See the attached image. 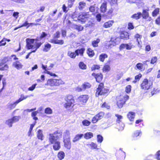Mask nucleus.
I'll return each mask as SVG.
<instances>
[{"label":"nucleus","instance_id":"obj_2","mask_svg":"<svg viewBox=\"0 0 160 160\" xmlns=\"http://www.w3.org/2000/svg\"><path fill=\"white\" fill-rule=\"evenodd\" d=\"M26 47L28 49H32L30 52H29L26 56V59L29 58L30 54L32 52H35L42 45L43 42H39L38 38H29L26 39Z\"/></svg>","mask_w":160,"mask_h":160},{"label":"nucleus","instance_id":"obj_4","mask_svg":"<svg viewBox=\"0 0 160 160\" xmlns=\"http://www.w3.org/2000/svg\"><path fill=\"white\" fill-rule=\"evenodd\" d=\"M129 96L127 94L120 95L116 98V105L119 108H122L129 99Z\"/></svg>","mask_w":160,"mask_h":160},{"label":"nucleus","instance_id":"obj_19","mask_svg":"<svg viewBox=\"0 0 160 160\" xmlns=\"http://www.w3.org/2000/svg\"><path fill=\"white\" fill-rule=\"evenodd\" d=\"M111 61L108 60L106 63H105L102 68V71L103 72H109L111 70L110 63Z\"/></svg>","mask_w":160,"mask_h":160},{"label":"nucleus","instance_id":"obj_43","mask_svg":"<svg viewBox=\"0 0 160 160\" xmlns=\"http://www.w3.org/2000/svg\"><path fill=\"white\" fill-rule=\"evenodd\" d=\"M105 115V113L102 111H100L96 115V117H97L99 120H100L103 118Z\"/></svg>","mask_w":160,"mask_h":160},{"label":"nucleus","instance_id":"obj_54","mask_svg":"<svg viewBox=\"0 0 160 160\" xmlns=\"http://www.w3.org/2000/svg\"><path fill=\"white\" fill-rule=\"evenodd\" d=\"M157 60L158 58L157 57H153L151 59L150 63L152 64H154L157 62Z\"/></svg>","mask_w":160,"mask_h":160},{"label":"nucleus","instance_id":"obj_27","mask_svg":"<svg viewBox=\"0 0 160 160\" xmlns=\"http://www.w3.org/2000/svg\"><path fill=\"white\" fill-rule=\"evenodd\" d=\"M84 138L86 140L90 139L93 137V134L91 132H88L83 135Z\"/></svg>","mask_w":160,"mask_h":160},{"label":"nucleus","instance_id":"obj_1","mask_svg":"<svg viewBox=\"0 0 160 160\" xmlns=\"http://www.w3.org/2000/svg\"><path fill=\"white\" fill-rule=\"evenodd\" d=\"M62 132L60 130H57L53 133L49 134L48 141L50 144H53V149L58 151L61 148L60 142L57 140L62 137Z\"/></svg>","mask_w":160,"mask_h":160},{"label":"nucleus","instance_id":"obj_23","mask_svg":"<svg viewBox=\"0 0 160 160\" xmlns=\"http://www.w3.org/2000/svg\"><path fill=\"white\" fill-rule=\"evenodd\" d=\"M42 69L44 70V73H46L47 74H48L51 76H54L55 77L57 76V75L53 73L48 70V69H47V67L46 65H45L42 64Z\"/></svg>","mask_w":160,"mask_h":160},{"label":"nucleus","instance_id":"obj_41","mask_svg":"<svg viewBox=\"0 0 160 160\" xmlns=\"http://www.w3.org/2000/svg\"><path fill=\"white\" fill-rule=\"evenodd\" d=\"M82 86L83 90H85L86 89L90 88L91 85L88 82H85L82 84Z\"/></svg>","mask_w":160,"mask_h":160},{"label":"nucleus","instance_id":"obj_39","mask_svg":"<svg viewBox=\"0 0 160 160\" xmlns=\"http://www.w3.org/2000/svg\"><path fill=\"white\" fill-rule=\"evenodd\" d=\"M142 77V74L140 73H139L135 76L134 80L132 81V82L134 83H136L139 81Z\"/></svg>","mask_w":160,"mask_h":160},{"label":"nucleus","instance_id":"obj_17","mask_svg":"<svg viewBox=\"0 0 160 160\" xmlns=\"http://www.w3.org/2000/svg\"><path fill=\"white\" fill-rule=\"evenodd\" d=\"M113 8H110L106 13H104L103 16L107 19H111L113 16Z\"/></svg>","mask_w":160,"mask_h":160},{"label":"nucleus","instance_id":"obj_22","mask_svg":"<svg viewBox=\"0 0 160 160\" xmlns=\"http://www.w3.org/2000/svg\"><path fill=\"white\" fill-rule=\"evenodd\" d=\"M12 66L13 67L16 68L18 69H19L22 68L23 65L20 62L19 60H16L13 62Z\"/></svg>","mask_w":160,"mask_h":160},{"label":"nucleus","instance_id":"obj_30","mask_svg":"<svg viewBox=\"0 0 160 160\" xmlns=\"http://www.w3.org/2000/svg\"><path fill=\"white\" fill-rule=\"evenodd\" d=\"M8 66L7 64H5L3 62L0 63V70H7L8 69Z\"/></svg>","mask_w":160,"mask_h":160},{"label":"nucleus","instance_id":"obj_3","mask_svg":"<svg viewBox=\"0 0 160 160\" xmlns=\"http://www.w3.org/2000/svg\"><path fill=\"white\" fill-rule=\"evenodd\" d=\"M109 89L105 88L104 82L100 83L96 89L95 96L98 97L99 96L107 95L109 93Z\"/></svg>","mask_w":160,"mask_h":160},{"label":"nucleus","instance_id":"obj_62","mask_svg":"<svg viewBox=\"0 0 160 160\" xmlns=\"http://www.w3.org/2000/svg\"><path fill=\"white\" fill-rule=\"evenodd\" d=\"M141 133V132L140 131L137 130L135 131L133 134V136L134 137H136L138 136Z\"/></svg>","mask_w":160,"mask_h":160},{"label":"nucleus","instance_id":"obj_59","mask_svg":"<svg viewBox=\"0 0 160 160\" xmlns=\"http://www.w3.org/2000/svg\"><path fill=\"white\" fill-rule=\"evenodd\" d=\"M83 27L81 25H76V29L78 31H82L83 29Z\"/></svg>","mask_w":160,"mask_h":160},{"label":"nucleus","instance_id":"obj_25","mask_svg":"<svg viewBox=\"0 0 160 160\" xmlns=\"http://www.w3.org/2000/svg\"><path fill=\"white\" fill-rule=\"evenodd\" d=\"M86 53L90 58H92L95 55V53L93 50L90 48H87Z\"/></svg>","mask_w":160,"mask_h":160},{"label":"nucleus","instance_id":"obj_46","mask_svg":"<svg viewBox=\"0 0 160 160\" xmlns=\"http://www.w3.org/2000/svg\"><path fill=\"white\" fill-rule=\"evenodd\" d=\"M117 128L119 130H122L123 129L124 127V123L121 122L120 123H117Z\"/></svg>","mask_w":160,"mask_h":160},{"label":"nucleus","instance_id":"obj_20","mask_svg":"<svg viewBox=\"0 0 160 160\" xmlns=\"http://www.w3.org/2000/svg\"><path fill=\"white\" fill-rule=\"evenodd\" d=\"M85 51V48L84 47H82L75 50L77 56H80L81 57L84 56Z\"/></svg>","mask_w":160,"mask_h":160},{"label":"nucleus","instance_id":"obj_7","mask_svg":"<svg viewBox=\"0 0 160 160\" xmlns=\"http://www.w3.org/2000/svg\"><path fill=\"white\" fill-rule=\"evenodd\" d=\"M70 133L69 131H66L63 137V142L64 147L68 149L69 150L71 148V143Z\"/></svg>","mask_w":160,"mask_h":160},{"label":"nucleus","instance_id":"obj_50","mask_svg":"<svg viewBox=\"0 0 160 160\" xmlns=\"http://www.w3.org/2000/svg\"><path fill=\"white\" fill-rule=\"evenodd\" d=\"M82 123L84 126H88L91 124V122L87 119L83 120L82 122Z\"/></svg>","mask_w":160,"mask_h":160},{"label":"nucleus","instance_id":"obj_9","mask_svg":"<svg viewBox=\"0 0 160 160\" xmlns=\"http://www.w3.org/2000/svg\"><path fill=\"white\" fill-rule=\"evenodd\" d=\"M60 37V32L57 31L53 35V38L50 40V42L55 44L62 45L64 44V41L63 40H56L55 39L58 38Z\"/></svg>","mask_w":160,"mask_h":160},{"label":"nucleus","instance_id":"obj_49","mask_svg":"<svg viewBox=\"0 0 160 160\" xmlns=\"http://www.w3.org/2000/svg\"><path fill=\"white\" fill-rule=\"evenodd\" d=\"M44 112L46 114H50L52 113V111L50 108L48 107L45 109Z\"/></svg>","mask_w":160,"mask_h":160},{"label":"nucleus","instance_id":"obj_42","mask_svg":"<svg viewBox=\"0 0 160 160\" xmlns=\"http://www.w3.org/2000/svg\"><path fill=\"white\" fill-rule=\"evenodd\" d=\"M78 65L79 68L82 70H85L87 68L86 65L82 61H81L79 63Z\"/></svg>","mask_w":160,"mask_h":160},{"label":"nucleus","instance_id":"obj_56","mask_svg":"<svg viewBox=\"0 0 160 160\" xmlns=\"http://www.w3.org/2000/svg\"><path fill=\"white\" fill-rule=\"evenodd\" d=\"M75 0H68V8H71L72 7Z\"/></svg>","mask_w":160,"mask_h":160},{"label":"nucleus","instance_id":"obj_57","mask_svg":"<svg viewBox=\"0 0 160 160\" xmlns=\"http://www.w3.org/2000/svg\"><path fill=\"white\" fill-rule=\"evenodd\" d=\"M97 142L99 143H101L103 140L102 137L100 135H98L97 136Z\"/></svg>","mask_w":160,"mask_h":160},{"label":"nucleus","instance_id":"obj_45","mask_svg":"<svg viewBox=\"0 0 160 160\" xmlns=\"http://www.w3.org/2000/svg\"><path fill=\"white\" fill-rule=\"evenodd\" d=\"M100 42L99 38H97L96 40H94L92 42V45L93 47H97L98 46V43Z\"/></svg>","mask_w":160,"mask_h":160},{"label":"nucleus","instance_id":"obj_26","mask_svg":"<svg viewBox=\"0 0 160 160\" xmlns=\"http://www.w3.org/2000/svg\"><path fill=\"white\" fill-rule=\"evenodd\" d=\"M135 116V113L131 111L129 112L127 115L128 118L130 121H132L134 120Z\"/></svg>","mask_w":160,"mask_h":160},{"label":"nucleus","instance_id":"obj_52","mask_svg":"<svg viewBox=\"0 0 160 160\" xmlns=\"http://www.w3.org/2000/svg\"><path fill=\"white\" fill-rule=\"evenodd\" d=\"M131 85H128L125 88V91L128 93H129L131 91Z\"/></svg>","mask_w":160,"mask_h":160},{"label":"nucleus","instance_id":"obj_64","mask_svg":"<svg viewBox=\"0 0 160 160\" xmlns=\"http://www.w3.org/2000/svg\"><path fill=\"white\" fill-rule=\"evenodd\" d=\"M126 43H122L119 46V50L121 51L125 48Z\"/></svg>","mask_w":160,"mask_h":160},{"label":"nucleus","instance_id":"obj_34","mask_svg":"<svg viewBox=\"0 0 160 160\" xmlns=\"http://www.w3.org/2000/svg\"><path fill=\"white\" fill-rule=\"evenodd\" d=\"M160 8H155L152 12V15L153 17H156L159 14Z\"/></svg>","mask_w":160,"mask_h":160},{"label":"nucleus","instance_id":"obj_47","mask_svg":"<svg viewBox=\"0 0 160 160\" xmlns=\"http://www.w3.org/2000/svg\"><path fill=\"white\" fill-rule=\"evenodd\" d=\"M100 68V67L99 65L97 64H94L91 68V70L92 71H94L95 70H99Z\"/></svg>","mask_w":160,"mask_h":160},{"label":"nucleus","instance_id":"obj_55","mask_svg":"<svg viewBox=\"0 0 160 160\" xmlns=\"http://www.w3.org/2000/svg\"><path fill=\"white\" fill-rule=\"evenodd\" d=\"M89 145L92 149H98L97 144L93 142H92L91 143L89 144Z\"/></svg>","mask_w":160,"mask_h":160},{"label":"nucleus","instance_id":"obj_53","mask_svg":"<svg viewBox=\"0 0 160 160\" xmlns=\"http://www.w3.org/2000/svg\"><path fill=\"white\" fill-rule=\"evenodd\" d=\"M6 44V39L4 38L0 41V47L4 46Z\"/></svg>","mask_w":160,"mask_h":160},{"label":"nucleus","instance_id":"obj_6","mask_svg":"<svg viewBox=\"0 0 160 160\" xmlns=\"http://www.w3.org/2000/svg\"><path fill=\"white\" fill-rule=\"evenodd\" d=\"M152 85V82L147 78H144L140 84L141 89L146 91L150 88Z\"/></svg>","mask_w":160,"mask_h":160},{"label":"nucleus","instance_id":"obj_31","mask_svg":"<svg viewBox=\"0 0 160 160\" xmlns=\"http://www.w3.org/2000/svg\"><path fill=\"white\" fill-rule=\"evenodd\" d=\"M65 157V153L63 151L59 152L57 154V157L59 160H62Z\"/></svg>","mask_w":160,"mask_h":160},{"label":"nucleus","instance_id":"obj_48","mask_svg":"<svg viewBox=\"0 0 160 160\" xmlns=\"http://www.w3.org/2000/svg\"><path fill=\"white\" fill-rule=\"evenodd\" d=\"M127 28L129 30L134 29V26L133 23L132 22H128V24Z\"/></svg>","mask_w":160,"mask_h":160},{"label":"nucleus","instance_id":"obj_28","mask_svg":"<svg viewBox=\"0 0 160 160\" xmlns=\"http://www.w3.org/2000/svg\"><path fill=\"white\" fill-rule=\"evenodd\" d=\"M51 47V44L48 43H46L44 44L42 50L45 52H48L50 50Z\"/></svg>","mask_w":160,"mask_h":160},{"label":"nucleus","instance_id":"obj_44","mask_svg":"<svg viewBox=\"0 0 160 160\" xmlns=\"http://www.w3.org/2000/svg\"><path fill=\"white\" fill-rule=\"evenodd\" d=\"M115 116L117 118L116 120V122L117 124L120 123L122 122V120L123 118V117L120 115L118 114H115Z\"/></svg>","mask_w":160,"mask_h":160},{"label":"nucleus","instance_id":"obj_14","mask_svg":"<svg viewBox=\"0 0 160 160\" xmlns=\"http://www.w3.org/2000/svg\"><path fill=\"white\" fill-rule=\"evenodd\" d=\"M92 75L95 78L96 82L98 83H101L103 79V75L101 72L96 73L93 72Z\"/></svg>","mask_w":160,"mask_h":160},{"label":"nucleus","instance_id":"obj_37","mask_svg":"<svg viewBox=\"0 0 160 160\" xmlns=\"http://www.w3.org/2000/svg\"><path fill=\"white\" fill-rule=\"evenodd\" d=\"M134 38L137 42L138 45H140V42L141 41L142 35L139 33H136L134 36Z\"/></svg>","mask_w":160,"mask_h":160},{"label":"nucleus","instance_id":"obj_60","mask_svg":"<svg viewBox=\"0 0 160 160\" xmlns=\"http://www.w3.org/2000/svg\"><path fill=\"white\" fill-rule=\"evenodd\" d=\"M109 3L111 6L117 5V0H110L109 1Z\"/></svg>","mask_w":160,"mask_h":160},{"label":"nucleus","instance_id":"obj_13","mask_svg":"<svg viewBox=\"0 0 160 160\" xmlns=\"http://www.w3.org/2000/svg\"><path fill=\"white\" fill-rule=\"evenodd\" d=\"M88 98L89 96L88 95L86 94L82 95L78 98L77 100L79 104L83 105L86 103Z\"/></svg>","mask_w":160,"mask_h":160},{"label":"nucleus","instance_id":"obj_12","mask_svg":"<svg viewBox=\"0 0 160 160\" xmlns=\"http://www.w3.org/2000/svg\"><path fill=\"white\" fill-rule=\"evenodd\" d=\"M149 8H148L146 9H143L142 10V18L145 19H148L147 21H150L152 20V18L149 16Z\"/></svg>","mask_w":160,"mask_h":160},{"label":"nucleus","instance_id":"obj_32","mask_svg":"<svg viewBox=\"0 0 160 160\" xmlns=\"http://www.w3.org/2000/svg\"><path fill=\"white\" fill-rule=\"evenodd\" d=\"M83 136V134H77L75 135L72 140V142H75L79 141Z\"/></svg>","mask_w":160,"mask_h":160},{"label":"nucleus","instance_id":"obj_63","mask_svg":"<svg viewBox=\"0 0 160 160\" xmlns=\"http://www.w3.org/2000/svg\"><path fill=\"white\" fill-rule=\"evenodd\" d=\"M158 92L157 89L154 88L153 89L151 92V94L150 95V96H152L155 94H156Z\"/></svg>","mask_w":160,"mask_h":160},{"label":"nucleus","instance_id":"obj_33","mask_svg":"<svg viewBox=\"0 0 160 160\" xmlns=\"http://www.w3.org/2000/svg\"><path fill=\"white\" fill-rule=\"evenodd\" d=\"M108 55L106 53H102L100 55L99 57V59L101 62H103L106 58H107Z\"/></svg>","mask_w":160,"mask_h":160},{"label":"nucleus","instance_id":"obj_5","mask_svg":"<svg viewBox=\"0 0 160 160\" xmlns=\"http://www.w3.org/2000/svg\"><path fill=\"white\" fill-rule=\"evenodd\" d=\"M65 100L66 102L64 104V108L68 110L72 109L73 108L75 103V100L73 95L71 94L67 95Z\"/></svg>","mask_w":160,"mask_h":160},{"label":"nucleus","instance_id":"obj_16","mask_svg":"<svg viewBox=\"0 0 160 160\" xmlns=\"http://www.w3.org/2000/svg\"><path fill=\"white\" fill-rule=\"evenodd\" d=\"M120 39L124 40H128L130 39V34L128 32L124 30L119 32Z\"/></svg>","mask_w":160,"mask_h":160},{"label":"nucleus","instance_id":"obj_10","mask_svg":"<svg viewBox=\"0 0 160 160\" xmlns=\"http://www.w3.org/2000/svg\"><path fill=\"white\" fill-rule=\"evenodd\" d=\"M63 84V81L61 79H50L47 82V84L51 86H58Z\"/></svg>","mask_w":160,"mask_h":160},{"label":"nucleus","instance_id":"obj_61","mask_svg":"<svg viewBox=\"0 0 160 160\" xmlns=\"http://www.w3.org/2000/svg\"><path fill=\"white\" fill-rule=\"evenodd\" d=\"M99 120V119L97 118V117H96V115L94 116L92 118L91 121L93 123H96Z\"/></svg>","mask_w":160,"mask_h":160},{"label":"nucleus","instance_id":"obj_40","mask_svg":"<svg viewBox=\"0 0 160 160\" xmlns=\"http://www.w3.org/2000/svg\"><path fill=\"white\" fill-rule=\"evenodd\" d=\"M100 107L102 108H106L107 109H109L110 108V105L106 102H105L100 104Z\"/></svg>","mask_w":160,"mask_h":160},{"label":"nucleus","instance_id":"obj_8","mask_svg":"<svg viewBox=\"0 0 160 160\" xmlns=\"http://www.w3.org/2000/svg\"><path fill=\"white\" fill-rule=\"evenodd\" d=\"M90 15L89 12H82L80 13L78 16L77 20L81 23H85L89 18Z\"/></svg>","mask_w":160,"mask_h":160},{"label":"nucleus","instance_id":"obj_51","mask_svg":"<svg viewBox=\"0 0 160 160\" xmlns=\"http://www.w3.org/2000/svg\"><path fill=\"white\" fill-rule=\"evenodd\" d=\"M143 66V65L142 63L139 62L136 64V68L137 69H136L135 68V69H138L139 70H141L142 69Z\"/></svg>","mask_w":160,"mask_h":160},{"label":"nucleus","instance_id":"obj_38","mask_svg":"<svg viewBox=\"0 0 160 160\" xmlns=\"http://www.w3.org/2000/svg\"><path fill=\"white\" fill-rule=\"evenodd\" d=\"M86 6V3L83 1H81L78 3V8L80 10H82Z\"/></svg>","mask_w":160,"mask_h":160},{"label":"nucleus","instance_id":"obj_18","mask_svg":"<svg viewBox=\"0 0 160 160\" xmlns=\"http://www.w3.org/2000/svg\"><path fill=\"white\" fill-rule=\"evenodd\" d=\"M120 39L118 37H113L111 38L110 41L113 46H116L120 43Z\"/></svg>","mask_w":160,"mask_h":160},{"label":"nucleus","instance_id":"obj_15","mask_svg":"<svg viewBox=\"0 0 160 160\" xmlns=\"http://www.w3.org/2000/svg\"><path fill=\"white\" fill-rule=\"evenodd\" d=\"M126 2L130 4H135L138 8L144 5L142 0H126Z\"/></svg>","mask_w":160,"mask_h":160},{"label":"nucleus","instance_id":"obj_58","mask_svg":"<svg viewBox=\"0 0 160 160\" xmlns=\"http://www.w3.org/2000/svg\"><path fill=\"white\" fill-rule=\"evenodd\" d=\"M155 22L156 25L160 26V15L158 16L155 19Z\"/></svg>","mask_w":160,"mask_h":160},{"label":"nucleus","instance_id":"obj_21","mask_svg":"<svg viewBox=\"0 0 160 160\" xmlns=\"http://www.w3.org/2000/svg\"><path fill=\"white\" fill-rule=\"evenodd\" d=\"M114 21L113 20H109L104 23L103 27L105 28H108L112 26Z\"/></svg>","mask_w":160,"mask_h":160},{"label":"nucleus","instance_id":"obj_24","mask_svg":"<svg viewBox=\"0 0 160 160\" xmlns=\"http://www.w3.org/2000/svg\"><path fill=\"white\" fill-rule=\"evenodd\" d=\"M107 2L106 1L103 2L100 7V11L101 13H105L107 10Z\"/></svg>","mask_w":160,"mask_h":160},{"label":"nucleus","instance_id":"obj_35","mask_svg":"<svg viewBox=\"0 0 160 160\" xmlns=\"http://www.w3.org/2000/svg\"><path fill=\"white\" fill-rule=\"evenodd\" d=\"M68 56L71 58L74 59L77 56L75 50L74 52L68 51L67 53Z\"/></svg>","mask_w":160,"mask_h":160},{"label":"nucleus","instance_id":"obj_29","mask_svg":"<svg viewBox=\"0 0 160 160\" xmlns=\"http://www.w3.org/2000/svg\"><path fill=\"white\" fill-rule=\"evenodd\" d=\"M37 137L38 139H40L42 141L43 139L44 136L41 130H38L37 133Z\"/></svg>","mask_w":160,"mask_h":160},{"label":"nucleus","instance_id":"obj_36","mask_svg":"<svg viewBox=\"0 0 160 160\" xmlns=\"http://www.w3.org/2000/svg\"><path fill=\"white\" fill-rule=\"evenodd\" d=\"M141 12H139L133 14L131 17V18L136 20L139 19L141 18L142 15Z\"/></svg>","mask_w":160,"mask_h":160},{"label":"nucleus","instance_id":"obj_11","mask_svg":"<svg viewBox=\"0 0 160 160\" xmlns=\"http://www.w3.org/2000/svg\"><path fill=\"white\" fill-rule=\"evenodd\" d=\"M20 118V116H14L11 118L6 120L5 124L8 125L9 127H11L12 126L13 123L14 122H18Z\"/></svg>","mask_w":160,"mask_h":160}]
</instances>
